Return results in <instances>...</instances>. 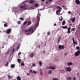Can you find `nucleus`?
<instances>
[{
	"label": "nucleus",
	"instance_id": "obj_1",
	"mask_svg": "<svg viewBox=\"0 0 80 80\" xmlns=\"http://www.w3.org/2000/svg\"><path fill=\"white\" fill-rule=\"evenodd\" d=\"M40 13L38 12L37 17V23L36 24V26L37 27L38 26L39 24V22H40Z\"/></svg>",
	"mask_w": 80,
	"mask_h": 80
},
{
	"label": "nucleus",
	"instance_id": "obj_2",
	"mask_svg": "<svg viewBox=\"0 0 80 80\" xmlns=\"http://www.w3.org/2000/svg\"><path fill=\"white\" fill-rule=\"evenodd\" d=\"M25 32H28V33H29L30 32H31V33H33L34 32V30L33 28H30L28 29V31L27 30H25Z\"/></svg>",
	"mask_w": 80,
	"mask_h": 80
},
{
	"label": "nucleus",
	"instance_id": "obj_3",
	"mask_svg": "<svg viewBox=\"0 0 80 80\" xmlns=\"http://www.w3.org/2000/svg\"><path fill=\"white\" fill-rule=\"evenodd\" d=\"M21 10H27V5H26L24 4L23 6H22L20 7Z\"/></svg>",
	"mask_w": 80,
	"mask_h": 80
},
{
	"label": "nucleus",
	"instance_id": "obj_4",
	"mask_svg": "<svg viewBox=\"0 0 80 80\" xmlns=\"http://www.w3.org/2000/svg\"><path fill=\"white\" fill-rule=\"evenodd\" d=\"M58 49L60 50H62V49H64V46L63 45H59L58 46Z\"/></svg>",
	"mask_w": 80,
	"mask_h": 80
},
{
	"label": "nucleus",
	"instance_id": "obj_5",
	"mask_svg": "<svg viewBox=\"0 0 80 80\" xmlns=\"http://www.w3.org/2000/svg\"><path fill=\"white\" fill-rule=\"evenodd\" d=\"M65 69L66 71H67L68 72H70L72 71V69L70 67H67Z\"/></svg>",
	"mask_w": 80,
	"mask_h": 80
},
{
	"label": "nucleus",
	"instance_id": "obj_6",
	"mask_svg": "<svg viewBox=\"0 0 80 80\" xmlns=\"http://www.w3.org/2000/svg\"><path fill=\"white\" fill-rule=\"evenodd\" d=\"M72 42H73V43L74 45H77V42L75 41V39H74V38L73 37L72 38Z\"/></svg>",
	"mask_w": 80,
	"mask_h": 80
},
{
	"label": "nucleus",
	"instance_id": "obj_7",
	"mask_svg": "<svg viewBox=\"0 0 80 80\" xmlns=\"http://www.w3.org/2000/svg\"><path fill=\"white\" fill-rule=\"evenodd\" d=\"M75 2L76 3H77L78 5H80V2L79 0H76Z\"/></svg>",
	"mask_w": 80,
	"mask_h": 80
},
{
	"label": "nucleus",
	"instance_id": "obj_8",
	"mask_svg": "<svg viewBox=\"0 0 80 80\" xmlns=\"http://www.w3.org/2000/svg\"><path fill=\"white\" fill-rule=\"evenodd\" d=\"M70 30H71V28L69 27L68 29V33H71V31H70Z\"/></svg>",
	"mask_w": 80,
	"mask_h": 80
},
{
	"label": "nucleus",
	"instance_id": "obj_9",
	"mask_svg": "<svg viewBox=\"0 0 80 80\" xmlns=\"http://www.w3.org/2000/svg\"><path fill=\"white\" fill-rule=\"evenodd\" d=\"M11 29H8L7 30V33H8V34H9L10 33V32H11Z\"/></svg>",
	"mask_w": 80,
	"mask_h": 80
},
{
	"label": "nucleus",
	"instance_id": "obj_10",
	"mask_svg": "<svg viewBox=\"0 0 80 80\" xmlns=\"http://www.w3.org/2000/svg\"><path fill=\"white\" fill-rule=\"evenodd\" d=\"M61 39V37L59 36L58 38V43H60V39Z\"/></svg>",
	"mask_w": 80,
	"mask_h": 80
},
{
	"label": "nucleus",
	"instance_id": "obj_11",
	"mask_svg": "<svg viewBox=\"0 0 80 80\" xmlns=\"http://www.w3.org/2000/svg\"><path fill=\"white\" fill-rule=\"evenodd\" d=\"M39 64L40 67H41L42 66V65H43V63H42V62H41V61H40L39 62Z\"/></svg>",
	"mask_w": 80,
	"mask_h": 80
},
{
	"label": "nucleus",
	"instance_id": "obj_12",
	"mask_svg": "<svg viewBox=\"0 0 80 80\" xmlns=\"http://www.w3.org/2000/svg\"><path fill=\"white\" fill-rule=\"evenodd\" d=\"M67 65L69 66H70V65H73V63L72 62H68L67 63Z\"/></svg>",
	"mask_w": 80,
	"mask_h": 80
},
{
	"label": "nucleus",
	"instance_id": "obj_13",
	"mask_svg": "<svg viewBox=\"0 0 80 80\" xmlns=\"http://www.w3.org/2000/svg\"><path fill=\"white\" fill-rule=\"evenodd\" d=\"M67 79L68 80H72V77L70 76H68L67 78Z\"/></svg>",
	"mask_w": 80,
	"mask_h": 80
},
{
	"label": "nucleus",
	"instance_id": "obj_14",
	"mask_svg": "<svg viewBox=\"0 0 80 80\" xmlns=\"http://www.w3.org/2000/svg\"><path fill=\"white\" fill-rule=\"evenodd\" d=\"M32 24V22H31V21H29L28 22V23H27V25H30Z\"/></svg>",
	"mask_w": 80,
	"mask_h": 80
},
{
	"label": "nucleus",
	"instance_id": "obj_15",
	"mask_svg": "<svg viewBox=\"0 0 80 80\" xmlns=\"http://www.w3.org/2000/svg\"><path fill=\"white\" fill-rule=\"evenodd\" d=\"M15 64H12L11 65V68H15Z\"/></svg>",
	"mask_w": 80,
	"mask_h": 80
},
{
	"label": "nucleus",
	"instance_id": "obj_16",
	"mask_svg": "<svg viewBox=\"0 0 80 80\" xmlns=\"http://www.w3.org/2000/svg\"><path fill=\"white\" fill-rule=\"evenodd\" d=\"M62 28H63L64 29H67L68 28V27L67 26H62Z\"/></svg>",
	"mask_w": 80,
	"mask_h": 80
},
{
	"label": "nucleus",
	"instance_id": "obj_17",
	"mask_svg": "<svg viewBox=\"0 0 80 80\" xmlns=\"http://www.w3.org/2000/svg\"><path fill=\"white\" fill-rule=\"evenodd\" d=\"M48 74H50V75H51L52 73V70H49L48 71Z\"/></svg>",
	"mask_w": 80,
	"mask_h": 80
},
{
	"label": "nucleus",
	"instance_id": "obj_18",
	"mask_svg": "<svg viewBox=\"0 0 80 80\" xmlns=\"http://www.w3.org/2000/svg\"><path fill=\"white\" fill-rule=\"evenodd\" d=\"M29 3H34V0H30Z\"/></svg>",
	"mask_w": 80,
	"mask_h": 80
},
{
	"label": "nucleus",
	"instance_id": "obj_19",
	"mask_svg": "<svg viewBox=\"0 0 80 80\" xmlns=\"http://www.w3.org/2000/svg\"><path fill=\"white\" fill-rule=\"evenodd\" d=\"M32 73H34V75H36L37 73V72L35 71H34L32 72Z\"/></svg>",
	"mask_w": 80,
	"mask_h": 80
},
{
	"label": "nucleus",
	"instance_id": "obj_20",
	"mask_svg": "<svg viewBox=\"0 0 80 80\" xmlns=\"http://www.w3.org/2000/svg\"><path fill=\"white\" fill-rule=\"evenodd\" d=\"M17 79L18 80H21V78L19 76H18L17 78Z\"/></svg>",
	"mask_w": 80,
	"mask_h": 80
},
{
	"label": "nucleus",
	"instance_id": "obj_21",
	"mask_svg": "<svg viewBox=\"0 0 80 80\" xmlns=\"http://www.w3.org/2000/svg\"><path fill=\"white\" fill-rule=\"evenodd\" d=\"M56 68L54 67H51L50 68V69H51L52 70H55Z\"/></svg>",
	"mask_w": 80,
	"mask_h": 80
},
{
	"label": "nucleus",
	"instance_id": "obj_22",
	"mask_svg": "<svg viewBox=\"0 0 80 80\" xmlns=\"http://www.w3.org/2000/svg\"><path fill=\"white\" fill-rule=\"evenodd\" d=\"M65 21L64 20L62 21V25H64L65 24Z\"/></svg>",
	"mask_w": 80,
	"mask_h": 80
},
{
	"label": "nucleus",
	"instance_id": "obj_23",
	"mask_svg": "<svg viewBox=\"0 0 80 80\" xmlns=\"http://www.w3.org/2000/svg\"><path fill=\"white\" fill-rule=\"evenodd\" d=\"M21 65L22 66H25V63L23 62H22L21 63Z\"/></svg>",
	"mask_w": 80,
	"mask_h": 80
},
{
	"label": "nucleus",
	"instance_id": "obj_24",
	"mask_svg": "<svg viewBox=\"0 0 80 80\" xmlns=\"http://www.w3.org/2000/svg\"><path fill=\"white\" fill-rule=\"evenodd\" d=\"M76 49H77V50H80V46L79 47V46H77L76 47Z\"/></svg>",
	"mask_w": 80,
	"mask_h": 80
},
{
	"label": "nucleus",
	"instance_id": "obj_25",
	"mask_svg": "<svg viewBox=\"0 0 80 80\" xmlns=\"http://www.w3.org/2000/svg\"><path fill=\"white\" fill-rule=\"evenodd\" d=\"M75 18H73L72 19V22H73V23H74V22H75Z\"/></svg>",
	"mask_w": 80,
	"mask_h": 80
},
{
	"label": "nucleus",
	"instance_id": "obj_26",
	"mask_svg": "<svg viewBox=\"0 0 80 80\" xmlns=\"http://www.w3.org/2000/svg\"><path fill=\"white\" fill-rule=\"evenodd\" d=\"M19 19L21 20H22V21H23L24 20V19H23V18L22 17L20 18Z\"/></svg>",
	"mask_w": 80,
	"mask_h": 80
},
{
	"label": "nucleus",
	"instance_id": "obj_27",
	"mask_svg": "<svg viewBox=\"0 0 80 80\" xmlns=\"http://www.w3.org/2000/svg\"><path fill=\"white\" fill-rule=\"evenodd\" d=\"M57 8H58V9H60V10H62V8H61V7H60L59 6H57Z\"/></svg>",
	"mask_w": 80,
	"mask_h": 80
},
{
	"label": "nucleus",
	"instance_id": "obj_28",
	"mask_svg": "<svg viewBox=\"0 0 80 80\" xmlns=\"http://www.w3.org/2000/svg\"><path fill=\"white\" fill-rule=\"evenodd\" d=\"M18 63H20V62H21V59H18Z\"/></svg>",
	"mask_w": 80,
	"mask_h": 80
},
{
	"label": "nucleus",
	"instance_id": "obj_29",
	"mask_svg": "<svg viewBox=\"0 0 80 80\" xmlns=\"http://www.w3.org/2000/svg\"><path fill=\"white\" fill-rule=\"evenodd\" d=\"M33 55H34V53L33 52L30 55L31 57H33Z\"/></svg>",
	"mask_w": 80,
	"mask_h": 80
},
{
	"label": "nucleus",
	"instance_id": "obj_30",
	"mask_svg": "<svg viewBox=\"0 0 80 80\" xmlns=\"http://www.w3.org/2000/svg\"><path fill=\"white\" fill-rule=\"evenodd\" d=\"M4 27H8V25H7V23H6L4 24Z\"/></svg>",
	"mask_w": 80,
	"mask_h": 80
},
{
	"label": "nucleus",
	"instance_id": "obj_31",
	"mask_svg": "<svg viewBox=\"0 0 80 80\" xmlns=\"http://www.w3.org/2000/svg\"><path fill=\"white\" fill-rule=\"evenodd\" d=\"M21 23H22V22L20 21H18V25H20V24H21Z\"/></svg>",
	"mask_w": 80,
	"mask_h": 80
},
{
	"label": "nucleus",
	"instance_id": "obj_32",
	"mask_svg": "<svg viewBox=\"0 0 80 80\" xmlns=\"http://www.w3.org/2000/svg\"><path fill=\"white\" fill-rule=\"evenodd\" d=\"M75 28H72L71 29V32H73V31H75Z\"/></svg>",
	"mask_w": 80,
	"mask_h": 80
},
{
	"label": "nucleus",
	"instance_id": "obj_33",
	"mask_svg": "<svg viewBox=\"0 0 80 80\" xmlns=\"http://www.w3.org/2000/svg\"><path fill=\"white\" fill-rule=\"evenodd\" d=\"M27 21H26L25 22H24L23 23L24 25H25V24H27Z\"/></svg>",
	"mask_w": 80,
	"mask_h": 80
},
{
	"label": "nucleus",
	"instance_id": "obj_34",
	"mask_svg": "<svg viewBox=\"0 0 80 80\" xmlns=\"http://www.w3.org/2000/svg\"><path fill=\"white\" fill-rule=\"evenodd\" d=\"M53 80H59L58 78H54L53 79Z\"/></svg>",
	"mask_w": 80,
	"mask_h": 80
},
{
	"label": "nucleus",
	"instance_id": "obj_35",
	"mask_svg": "<svg viewBox=\"0 0 80 80\" xmlns=\"http://www.w3.org/2000/svg\"><path fill=\"white\" fill-rule=\"evenodd\" d=\"M35 6L36 7H38V4H36L35 5Z\"/></svg>",
	"mask_w": 80,
	"mask_h": 80
},
{
	"label": "nucleus",
	"instance_id": "obj_36",
	"mask_svg": "<svg viewBox=\"0 0 80 80\" xmlns=\"http://www.w3.org/2000/svg\"><path fill=\"white\" fill-rule=\"evenodd\" d=\"M61 19H59V21H62V20H63V18H62V16H61Z\"/></svg>",
	"mask_w": 80,
	"mask_h": 80
},
{
	"label": "nucleus",
	"instance_id": "obj_37",
	"mask_svg": "<svg viewBox=\"0 0 80 80\" xmlns=\"http://www.w3.org/2000/svg\"><path fill=\"white\" fill-rule=\"evenodd\" d=\"M19 48H20V45H18V47H17V51H18V49H19Z\"/></svg>",
	"mask_w": 80,
	"mask_h": 80
},
{
	"label": "nucleus",
	"instance_id": "obj_38",
	"mask_svg": "<svg viewBox=\"0 0 80 80\" xmlns=\"http://www.w3.org/2000/svg\"><path fill=\"white\" fill-rule=\"evenodd\" d=\"M8 78H12V77H11V76H10L9 75H8Z\"/></svg>",
	"mask_w": 80,
	"mask_h": 80
},
{
	"label": "nucleus",
	"instance_id": "obj_39",
	"mask_svg": "<svg viewBox=\"0 0 80 80\" xmlns=\"http://www.w3.org/2000/svg\"><path fill=\"white\" fill-rule=\"evenodd\" d=\"M8 62H7V63L6 65V67H8Z\"/></svg>",
	"mask_w": 80,
	"mask_h": 80
},
{
	"label": "nucleus",
	"instance_id": "obj_40",
	"mask_svg": "<svg viewBox=\"0 0 80 80\" xmlns=\"http://www.w3.org/2000/svg\"><path fill=\"white\" fill-rule=\"evenodd\" d=\"M15 49L14 48H13L12 51V53H13V52H14V51H15Z\"/></svg>",
	"mask_w": 80,
	"mask_h": 80
},
{
	"label": "nucleus",
	"instance_id": "obj_41",
	"mask_svg": "<svg viewBox=\"0 0 80 80\" xmlns=\"http://www.w3.org/2000/svg\"><path fill=\"white\" fill-rule=\"evenodd\" d=\"M32 72V69H30V70H29V72H30V73H32V72Z\"/></svg>",
	"mask_w": 80,
	"mask_h": 80
},
{
	"label": "nucleus",
	"instance_id": "obj_42",
	"mask_svg": "<svg viewBox=\"0 0 80 80\" xmlns=\"http://www.w3.org/2000/svg\"><path fill=\"white\" fill-rule=\"evenodd\" d=\"M32 66H33V67H35L36 65H35V64H32Z\"/></svg>",
	"mask_w": 80,
	"mask_h": 80
},
{
	"label": "nucleus",
	"instance_id": "obj_43",
	"mask_svg": "<svg viewBox=\"0 0 80 80\" xmlns=\"http://www.w3.org/2000/svg\"><path fill=\"white\" fill-rule=\"evenodd\" d=\"M58 13H59V11L58 10H57L56 11V13H57V14H58Z\"/></svg>",
	"mask_w": 80,
	"mask_h": 80
},
{
	"label": "nucleus",
	"instance_id": "obj_44",
	"mask_svg": "<svg viewBox=\"0 0 80 80\" xmlns=\"http://www.w3.org/2000/svg\"><path fill=\"white\" fill-rule=\"evenodd\" d=\"M50 32H48L47 33L48 35H50Z\"/></svg>",
	"mask_w": 80,
	"mask_h": 80
},
{
	"label": "nucleus",
	"instance_id": "obj_45",
	"mask_svg": "<svg viewBox=\"0 0 80 80\" xmlns=\"http://www.w3.org/2000/svg\"><path fill=\"white\" fill-rule=\"evenodd\" d=\"M21 52H20L18 53V55H20L21 54Z\"/></svg>",
	"mask_w": 80,
	"mask_h": 80
},
{
	"label": "nucleus",
	"instance_id": "obj_46",
	"mask_svg": "<svg viewBox=\"0 0 80 80\" xmlns=\"http://www.w3.org/2000/svg\"><path fill=\"white\" fill-rule=\"evenodd\" d=\"M56 25H57V24L56 23H55V24L53 25V26L54 27H55V26H56Z\"/></svg>",
	"mask_w": 80,
	"mask_h": 80
},
{
	"label": "nucleus",
	"instance_id": "obj_47",
	"mask_svg": "<svg viewBox=\"0 0 80 80\" xmlns=\"http://www.w3.org/2000/svg\"><path fill=\"white\" fill-rule=\"evenodd\" d=\"M73 80H76V78H75V77H74V78H73Z\"/></svg>",
	"mask_w": 80,
	"mask_h": 80
},
{
	"label": "nucleus",
	"instance_id": "obj_48",
	"mask_svg": "<svg viewBox=\"0 0 80 80\" xmlns=\"http://www.w3.org/2000/svg\"><path fill=\"white\" fill-rule=\"evenodd\" d=\"M30 75V73H27V75Z\"/></svg>",
	"mask_w": 80,
	"mask_h": 80
},
{
	"label": "nucleus",
	"instance_id": "obj_49",
	"mask_svg": "<svg viewBox=\"0 0 80 80\" xmlns=\"http://www.w3.org/2000/svg\"><path fill=\"white\" fill-rule=\"evenodd\" d=\"M64 55H66V56H67V53H66L64 54Z\"/></svg>",
	"mask_w": 80,
	"mask_h": 80
},
{
	"label": "nucleus",
	"instance_id": "obj_50",
	"mask_svg": "<svg viewBox=\"0 0 80 80\" xmlns=\"http://www.w3.org/2000/svg\"><path fill=\"white\" fill-rule=\"evenodd\" d=\"M68 14H70V13H71V12H70V11H69V12H68Z\"/></svg>",
	"mask_w": 80,
	"mask_h": 80
},
{
	"label": "nucleus",
	"instance_id": "obj_51",
	"mask_svg": "<svg viewBox=\"0 0 80 80\" xmlns=\"http://www.w3.org/2000/svg\"><path fill=\"white\" fill-rule=\"evenodd\" d=\"M60 9H59V10H58V12H60Z\"/></svg>",
	"mask_w": 80,
	"mask_h": 80
},
{
	"label": "nucleus",
	"instance_id": "obj_52",
	"mask_svg": "<svg viewBox=\"0 0 80 80\" xmlns=\"http://www.w3.org/2000/svg\"><path fill=\"white\" fill-rule=\"evenodd\" d=\"M43 53H45V51H43Z\"/></svg>",
	"mask_w": 80,
	"mask_h": 80
},
{
	"label": "nucleus",
	"instance_id": "obj_53",
	"mask_svg": "<svg viewBox=\"0 0 80 80\" xmlns=\"http://www.w3.org/2000/svg\"><path fill=\"white\" fill-rule=\"evenodd\" d=\"M40 75H42L43 74V73H42V72H40Z\"/></svg>",
	"mask_w": 80,
	"mask_h": 80
},
{
	"label": "nucleus",
	"instance_id": "obj_54",
	"mask_svg": "<svg viewBox=\"0 0 80 80\" xmlns=\"http://www.w3.org/2000/svg\"><path fill=\"white\" fill-rule=\"evenodd\" d=\"M41 1H42V2H45V0H41Z\"/></svg>",
	"mask_w": 80,
	"mask_h": 80
},
{
	"label": "nucleus",
	"instance_id": "obj_55",
	"mask_svg": "<svg viewBox=\"0 0 80 80\" xmlns=\"http://www.w3.org/2000/svg\"><path fill=\"white\" fill-rule=\"evenodd\" d=\"M70 20H71V21H72V18H70Z\"/></svg>",
	"mask_w": 80,
	"mask_h": 80
},
{
	"label": "nucleus",
	"instance_id": "obj_56",
	"mask_svg": "<svg viewBox=\"0 0 80 80\" xmlns=\"http://www.w3.org/2000/svg\"><path fill=\"white\" fill-rule=\"evenodd\" d=\"M40 72H42V69H40Z\"/></svg>",
	"mask_w": 80,
	"mask_h": 80
},
{
	"label": "nucleus",
	"instance_id": "obj_57",
	"mask_svg": "<svg viewBox=\"0 0 80 80\" xmlns=\"http://www.w3.org/2000/svg\"><path fill=\"white\" fill-rule=\"evenodd\" d=\"M46 3H48V2H47V1H46Z\"/></svg>",
	"mask_w": 80,
	"mask_h": 80
},
{
	"label": "nucleus",
	"instance_id": "obj_58",
	"mask_svg": "<svg viewBox=\"0 0 80 80\" xmlns=\"http://www.w3.org/2000/svg\"><path fill=\"white\" fill-rule=\"evenodd\" d=\"M4 48V47L3 46H2V48Z\"/></svg>",
	"mask_w": 80,
	"mask_h": 80
},
{
	"label": "nucleus",
	"instance_id": "obj_59",
	"mask_svg": "<svg viewBox=\"0 0 80 80\" xmlns=\"http://www.w3.org/2000/svg\"><path fill=\"white\" fill-rule=\"evenodd\" d=\"M58 30H60V29H58Z\"/></svg>",
	"mask_w": 80,
	"mask_h": 80
},
{
	"label": "nucleus",
	"instance_id": "obj_60",
	"mask_svg": "<svg viewBox=\"0 0 80 80\" xmlns=\"http://www.w3.org/2000/svg\"><path fill=\"white\" fill-rule=\"evenodd\" d=\"M52 0H49V2H51V1H52Z\"/></svg>",
	"mask_w": 80,
	"mask_h": 80
},
{
	"label": "nucleus",
	"instance_id": "obj_61",
	"mask_svg": "<svg viewBox=\"0 0 80 80\" xmlns=\"http://www.w3.org/2000/svg\"><path fill=\"white\" fill-rule=\"evenodd\" d=\"M68 22H70V21H68Z\"/></svg>",
	"mask_w": 80,
	"mask_h": 80
},
{
	"label": "nucleus",
	"instance_id": "obj_62",
	"mask_svg": "<svg viewBox=\"0 0 80 80\" xmlns=\"http://www.w3.org/2000/svg\"><path fill=\"white\" fill-rule=\"evenodd\" d=\"M74 46H75V44H74Z\"/></svg>",
	"mask_w": 80,
	"mask_h": 80
},
{
	"label": "nucleus",
	"instance_id": "obj_63",
	"mask_svg": "<svg viewBox=\"0 0 80 80\" xmlns=\"http://www.w3.org/2000/svg\"><path fill=\"white\" fill-rule=\"evenodd\" d=\"M40 46L39 45V47L40 48Z\"/></svg>",
	"mask_w": 80,
	"mask_h": 80
},
{
	"label": "nucleus",
	"instance_id": "obj_64",
	"mask_svg": "<svg viewBox=\"0 0 80 80\" xmlns=\"http://www.w3.org/2000/svg\"><path fill=\"white\" fill-rule=\"evenodd\" d=\"M62 7H63V6H62Z\"/></svg>",
	"mask_w": 80,
	"mask_h": 80
}]
</instances>
